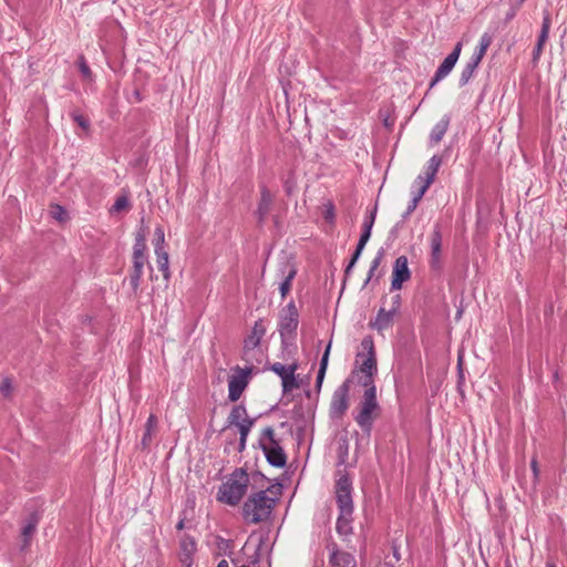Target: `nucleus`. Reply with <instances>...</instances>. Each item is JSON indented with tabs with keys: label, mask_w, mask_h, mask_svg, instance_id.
Masks as SVG:
<instances>
[{
	"label": "nucleus",
	"mask_w": 567,
	"mask_h": 567,
	"mask_svg": "<svg viewBox=\"0 0 567 567\" xmlns=\"http://www.w3.org/2000/svg\"><path fill=\"white\" fill-rule=\"evenodd\" d=\"M351 489L352 486L349 476L347 474L341 475L336 482V502L340 512L336 529L341 536L352 534L351 515L353 513V502Z\"/></svg>",
	"instance_id": "1"
},
{
	"label": "nucleus",
	"mask_w": 567,
	"mask_h": 567,
	"mask_svg": "<svg viewBox=\"0 0 567 567\" xmlns=\"http://www.w3.org/2000/svg\"><path fill=\"white\" fill-rule=\"evenodd\" d=\"M267 492H271V488L254 493L246 499L243 505V517L246 522L259 524L270 517L277 498L268 496Z\"/></svg>",
	"instance_id": "2"
},
{
	"label": "nucleus",
	"mask_w": 567,
	"mask_h": 567,
	"mask_svg": "<svg viewBox=\"0 0 567 567\" xmlns=\"http://www.w3.org/2000/svg\"><path fill=\"white\" fill-rule=\"evenodd\" d=\"M249 476L245 468H236L230 477L218 487L217 501L230 506L239 504L247 492Z\"/></svg>",
	"instance_id": "3"
},
{
	"label": "nucleus",
	"mask_w": 567,
	"mask_h": 567,
	"mask_svg": "<svg viewBox=\"0 0 567 567\" xmlns=\"http://www.w3.org/2000/svg\"><path fill=\"white\" fill-rule=\"evenodd\" d=\"M299 324V313L293 301L289 302L282 310L279 320V333L282 351L290 352L296 349L295 340Z\"/></svg>",
	"instance_id": "4"
},
{
	"label": "nucleus",
	"mask_w": 567,
	"mask_h": 567,
	"mask_svg": "<svg viewBox=\"0 0 567 567\" xmlns=\"http://www.w3.org/2000/svg\"><path fill=\"white\" fill-rule=\"evenodd\" d=\"M365 391L360 403V411L358 415L354 417L358 425L362 429V431L369 436L372 431L373 422L377 415H373L374 412L380 410L379 403L377 401V389L375 385L364 386Z\"/></svg>",
	"instance_id": "5"
},
{
	"label": "nucleus",
	"mask_w": 567,
	"mask_h": 567,
	"mask_svg": "<svg viewBox=\"0 0 567 567\" xmlns=\"http://www.w3.org/2000/svg\"><path fill=\"white\" fill-rule=\"evenodd\" d=\"M259 446L271 466L279 468L286 466L287 455L280 446L279 441L275 437V430L271 426H267L262 430Z\"/></svg>",
	"instance_id": "6"
},
{
	"label": "nucleus",
	"mask_w": 567,
	"mask_h": 567,
	"mask_svg": "<svg viewBox=\"0 0 567 567\" xmlns=\"http://www.w3.org/2000/svg\"><path fill=\"white\" fill-rule=\"evenodd\" d=\"M361 348L367 352V357L360 364V371L364 374L360 378L362 386L374 385L373 375L377 373V358L374 351V343L371 337H365L361 341Z\"/></svg>",
	"instance_id": "7"
},
{
	"label": "nucleus",
	"mask_w": 567,
	"mask_h": 567,
	"mask_svg": "<svg viewBox=\"0 0 567 567\" xmlns=\"http://www.w3.org/2000/svg\"><path fill=\"white\" fill-rule=\"evenodd\" d=\"M234 371L236 374H233L228 380V399L231 402L238 401L247 388L251 368L241 369L237 365Z\"/></svg>",
	"instance_id": "8"
},
{
	"label": "nucleus",
	"mask_w": 567,
	"mask_h": 567,
	"mask_svg": "<svg viewBox=\"0 0 567 567\" xmlns=\"http://www.w3.org/2000/svg\"><path fill=\"white\" fill-rule=\"evenodd\" d=\"M350 380H346L333 393L330 404V415L341 417L349 408Z\"/></svg>",
	"instance_id": "9"
},
{
	"label": "nucleus",
	"mask_w": 567,
	"mask_h": 567,
	"mask_svg": "<svg viewBox=\"0 0 567 567\" xmlns=\"http://www.w3.org/2000/svg\"><path fill=\"white\" fill-rule=\"evenodd\" d=\"M462 47V42H457L452 52L443 60L430 83V89L451 73L460 58Z\"/></svg>",
	"instance_id": "10"
},
{
	"label": "nucleus",
	"mask_w": 567,
	"mask_h": 567,
	"mask_svg": "<svg viewBox=\"0 0 567 567\" xmlns=\"http://www.w3.org/2000/svg\"><path fill=\"white\" fill-rule=\"evenodd\" d=\"M411 278L409 261L406 256H400L395 259L392 270L391 290H400L405 281Z\"/></svg>",
	"instance_id": "11"
},
{
	"label": "nucleus",
	"mask_w": 567,
	"mask_h": 567,
	"mask_svg": "<svg viewBox=\"0 0 567 567\" xmlns=\"http://www.w3.org/2000/svg\"><path fill=\"white\" fill-rule=\"evenodd\" d=\"M274 202V195L264 185L260 187V199L258 202L257 209L255 215L257 217V221L259 225H262L270 213L271 205Z\"/></svg>",
	"instance_id": "12"
},
{
	"label": "nucleus",
	"mask_w": 567,
	"mask_h": 567,
	"mask_svg": "<svg viewBox=\"0 0 567 567\" xmlns=\"http://www.w3.org/2000/svg\"><path fill=\"white\" fill-rule=\"evenodd\" d=\"M441 256H442V233L439 225L434 227L431 235V258L430 265L434 270L441 269Z\"/></svg>",
	"instance_id": "13"
},
{
	"label": "nucleus",
	"mask_w": 567,
	"mask_h": 567,
	"mask_svg": "<svg viewBox=\"0 0 567 567\" xmlns=\"http://www.w3.org/2000/svg\"><path fill=\"white\" fill-rule=\"evenodd\" d=\"M266 333V327L264 324L262 319H259L255 322V326L251 330V333L247 336V338L244 340V354L243 358L248 354V352L255 348H257L260 344V341L262 337Z\"/></svg>",
	"instance_id": "14"
},
{
	"label": "nucleus",
	"mask_w": 567,
	"mask_h": 567,
	"mask_svg": "<svg viewBox=\"0 0 567 567\" xmlns=\"http://www.w3.org/2000/svg\"><path fill=\"white\" fill-rule=\"evenodd\" d=\"M181 554L179 561L183 567H192L193 564V555L197 549L196 540L190 535H184L181 539Z\"/></svg>",
	"instance_id": "15"
},
{
	"label": "nucleus",
	"mask_w": 567,
	"mask_h": 567,
	"mask_svg": "<svg viewBox=\"0 0 567 567\" xmlns=\"http://www.w3.org/2000/svg\"><path fill=\"white\" fill-rule=\"evenodd\" d=\"M280 272H281V276L284 277V281L280 284L279 290H280L281 298L284 299V298H286V296L289 293V291L291 289V282L297 275V269H296L295 265H292L288 261H285L281 265Z\"/></svg>",
	"instance_id": "16"
},
{
	"label": "nucleus",
	"mask_w": 567,
	"mask_h": 567,
	"mask_svg": "<svg viewBox=\"0 0 567 567\" xmlns=\"http://www.w3.org/2000/svg\"><path fill=\"white\" fill-rule=\"evenodd\" d=\"M396 313H392L391 310H385L383 307L379 309L377 317L370 322V327L379 332L389 329L393 324V319Z\"/></svg>",
	"instance_id": "17"
},
{
	"label": "nucleus",
	"mask_w": 567,
	"mask_h": 567,
	"mask_svg": "<svg viewBox=\"0 0 567 567\" xmlns=\"http://www.w3.org/2000/svg\"><path fill=\"white\" fill-rule=\"evenodd\" d=\"M146 262V257L137 258L133 256V268L128 277L130 286L136 293L140 287L143 268Z\"/></svg>",
	"instance_id": "18"
},
{
	"label": "nucleus",
	"mask_w": 567,
	"mask_h": 567,
	"mask_svg": "<svg viewBox=\"0 0 567 567\" xmlns=\"http://www.w3.org/2000/svg\"><path fill=\"white\" fill-rule=\"evenodd\" d=\"M450 122H451V117L450 115H444L435 125L434 127L432 128L431 133H430V144L431 145H435V144H439L443 136L445 135V133L447 132L449 130V126H450Z\"/></svg>",
	"instance_id": "19"
},
{
	"label": "nucleus",
	"mask_w": 567,
	"mask_h": 567,
	"mask_svg": "<svg viewBox=\"0 0 567 567\" xmlns=\"http://www.w3.org/2000/svg\"><path fill=\"white\" fill-rule=\"evenodd\" d=\"M38 523H39V515L37 513H31L28 516L24 526L22 527V533H21L22 540H23L22 549L29 546L30 540H31L33 534L35 533Z\"/></svg>",
	"instance_id": "20"
},
{
	"label": "nucleus",
	"mask_w": 567,
	"mask_h": 567,
	"mask_svg": "<svg viewBox=\"0 0 567 567\" xmlns=\"http://www.w3.org/2000/svg\"><path fill=\"white\" fill-rule=\"evenodd\" d=\"M441 165H442V157L439 155H433L427 163V167L425 171V178H423L422 176H419L417 179L424 181L427 183V185H431L434 182L435 175Z\"/></svg>",
	"instance_id": "21"
},
{
	"label": "nucleus",
	"mask_w": 567,
	"mask_h": 567,
	"mask_svg": "<svg viewBox=\"0 0 567 567\" xmlns=\"http://www.w3.org/2000/svg\"><path fill=\"white\" fill-rule=\"evenodd\" d=\"M297 369H298V364L295 362L289 365L288 374L282 375L281 383H282L284 393H288V392L292 391L293 389L299 388V383L297 382L296 375H295Z\"/></svg>",
	"instance_id": "22"
},
{
	"label": "nucleus",
	"mask_w": 567,
	"mask_h": 567,
	"mask_svg": "<svg viewBox=\"0 0 567 567\" xmlns=\"http://www.w3.org/2000/svg\"><path fill=\"white\" fill-rule=\"evenodd\" d=\"M246 417H249L247 415L246 408L243 404H237V405L233 406V409L227 417V424H228V426H231V425L237 426Z\"/></svg>",
	"instance_id": "23"
},
{
	"label": "nucleus",
	"mask_w": 567,
	"mask_h": 567,
	"mask_svg": "<svg viewBox=\"0 0 567 567\" xmlns=\"http://www.w3.org/2000/svg\"><path fill=\"white\" fill-rule=\"evenodd\" d=\"M478 65H480V62L471 56L470 61L466 63V65L463 68L462 72L460 74V79H458L460 86H464L468 83V81L473 76V74Z\"/></svg>",
	"instance_id": "24"
},
{
	"label": "nucleus",
	"mask_w": 567,
	"mask_h": 567,
	"mask_svg": "<svg viewBox=\"0 0 567 567\" xmlns=\"http://www.w3.org/2000/svg\"><path fill=\"white\" fill-rule=\"evenodd\" d=\"M330 349H331V342L328 343V346L322 354V358L320 360V367H319V371H318V375H317V380H316V388L318 391H320L324 375H326Z\"/></svg>",
	"instance_id": "25"
},
{
	"label": "nucleus",
	"mask_w": 567,
	"mask_h": 567,
	"mask_svg": "<svg viewBox=\"0 0 567 567\" xmlns=\"http://www.w3.org/2000/svg\"><path fill=\"white\" fill-rule=\"evenodd\" d=\"M156 255V264L158 269L163 272V276L166 280H168L171 274H169V267H168V254L165 249H155Z\"/></svg>",
	"instance_id": "26"
},
{
	"label": "nucleus",
	"mask_w": 567,
	"mask_h": 567,
	"mask_svg": "<svg viewBox=\"0 0 567 567\" xmlns=\"http://www.w3.org/2000/svg\"><path fill=\"white\" fill-rule=\"evenodd\" d=\"M368 241L369 240L363 239L361 237L359 238V241L357 244L355 250H354V252H353V255H352V257H351V259H350V261H349V264H348V266H347V268L344 270V280H347V278L349 277L352 268L354 267V265L357 264L358 259L360 258V256H361V254H362V251H363V249H364V247H365Z\"/></svg>",
	"instance_id": "27"
},
{
	"label": "nucleus",
	"mask_w": 567,
	"mask_h": 567,
	"mask_svg": "<svg viewBox=\"0 0 567 567\" xmlns=\"http://www.w3.org/2000/svg\"><path fill=\"white\" fill-rule=\"evenodd\" d=\"M156 426H157V417L154 414H151L145 424V432H144V435H143L142 442H141L143 449H146L150 446L151 441H152V433Z\"/></svg>",
	"instance_id": "28"
},
{
	"label": "nucleus",
	"mask_w": 567,
	"mask_h": 567,
	"mask_svg": "<svg viewBox=\"0 0 567 567\" xmlns=\"http://www.w3.org/2000/svg\"><path fill=\"white\" fill-rule=\"evenodd\" d=\"M338 444H339L338 450H337L338 465H344L348 461L349 447H350L348 436L347 435L340 436Z\"/></svg>",
	"instance_id": "29"
},
{
	"label": "nucleus",
	"mask_w": 567,
	"mask_h": 567,
	"mask_svg": "<svg viewBox=\"0 0 567 567\" xmlns=\"http://www.w3.org/2000/svg\"><path fill=\"white\" fill-rule=\"evenodd\" d=\"M330 563L333 566L346 567V566L350 565L351 563L354 564V559L351 554L337 550V551H333L332 555L330 556Z\"/></svg>",
	"instance_id": "30"
},
{
	"label": "nucleus",
	"mask_w": 567,
	"mask_h": 567,
	"mask_svg": "<svg viewBox=\"0 0 567 567\" xmlns=\"http://www.w3.org/2000/svg\"><path fill=\"white\" fill-rule=\"evenodd\" d=\"M146 237H145V233L143 229H141L140 231H137L136 236H135V244H134V247H133V256L134 257H137V258H142V257H146L145 256V250H146Z\"/></svg>",
	"instance_id": "31"
},
{
	"label": "nucleus",
	"mask_w": 567,
	"mask_h": 567,
	"mask_svg": "<svg viewBox=\"0 0 567 567\" xmlns=\"http://www.w3.org/2000/svg\"><path fill=\"white\" fill-rule=\"evenodd\" d=\"M377 216V205L373 207V209L370 212L369 216L365 217L363 225H362V233L361 238L369 240L371 237V230L375 220Z\"/></svg>",
	"instance_id": "32"
},
{
	"label": "nucleus",
	"mask_w": 567,
	"mask_h": 567,
	"mask_svg": "<svg viewBox=\"0 0 567 567\" xmlns=\"http://www.w3.org/2000/svg\"><path fill=\"white\" fill-rule=\"evenodd\" d=\"M550 23H551L550 16H549V13H546L544 19H543L540 33L538 35V40H537V43H536V45H539L543 49H544L545 43L548 40V34H549V30H550Z\"/></svg>",
	"instance_id": "33"
},
{
	"label": "nucleus",
	"mask_w": 567,
	"mask_h": 567,
	"mask_svg": "<svg viewBox=\"0 0 567 567\" xmlns=\"http://www.w3.org/2000/svg\"><path fill=\"white\" fill-rule=\"evenodd\" d=\"M255 422H256V419H252V417H246V419H244V420L241 421V423H239V424L237 425V427H238V430H239V434H240L241 436H246V437H248V434H249V432H250L251 427L254 426Z\"/></svg>",
	"instance_id": "34"
},
{
	"label": "nucleus",
	"mask_w": 567,
	"mask_h": 567,
	"mask_svg": "<svg viewBox=\"0 0 567 567\" xmlns=\"http://www.w3.org/2000/svg\"><path fill=\"white\" fill-rule=\"evenodd\" d=\"M130 208V202L126 196H118L111 208V213H120Z\"/></svg>",
	"instance_id": "35"
},
{
	"label": "nucleus",
	"mask_w": 567,
	"mask_h": 567,
	"mask_svg": "<svg viewBox=\"0 0 567 567\" xmlns=\"http://www.w3.org/2000/svg\"><path fill=\"white\" fill-rule=\"evenodd\" d=\"M78 65H79V70L82 74V76L85 79V80H91L92 79V71L91 69L89 68L87 63H86V60L84 58V55H80L78 58Z\"/></svg>",
	"instance_id": "36"
},
{
	"label": "nucleus",
	"mask_w": 567,
	"mask_h": 567,
	"mask_svg": "<svg viewBox=\"0 0 567 567\" xmlns=\"http://www.w3.org/2000/svg\"><path fill=\"white\" fill-rule=\"evenodd\" d=\"M165 234L162 227H156L154 231V248L164 249Z\"/></svg>",
	"instance_id": "37"
},
{
	"label": "nucleus",
	"mask_w": 567,
	"mask_h": 567,
	"mask_svg": "<svg viewBox=\"0 0 567 567\" xmlns=\"http://www.w3.org/2000/svg\"><path fill=\"white\" fill-rule=\"evenodd\" d=\"M51 214H52V217L55 218L56 220H60V221L65 220L66 210L60 205L52 206Z\"/></svg>",
	"instance_id": "38"
},
{
	"label": "nucleus",
	"mask_w": 567,
	"mask_h": 567,
	"mask_svg": "<svg viewBox=\"0 0 567 567\" xmlns=\"http://www.w3.org/2000/svg\"><path fill=\"white\" fill-rule=\"evenodd\" d=\"M270 370L275 372L277 375H279L280 379L282 380V375L288 374L289 365L286 367L280 362H276L270 365Z\"/></svg>",
	"instance_id": "39"
},
{
	"label": "nucleus",
	"mask_w": 567,
	"mask_h": 567,
	"mask_svg": "<svg viewBox=\"0 0 567 567\" xmlns=\"http://www.w3.org/2000/svg\"><path fill=\"white\" fill-rule=\"evenodd\" d=\"M0 392L3 396L8 398L11 395L12 392V383L9 378L3 379L0 382Z\"/></svg>",
	"instance_id": "40"
},
{
	"label": "nucleus",
	"mask_w": 567,
	"mask_h": 567,
	"mask_svg": "<svg viewBox=\"0 0 567 567\" xmlns=\"http://www.w3.org/2000/svg\"><path fill=\"white\" fill-rule=\"evenodd\" d=\"M216 540H217V547L219 550L226 551V550L230 549L233 546V540L225 539L221 536H217Z\"/></svg>",
	"instance_id": "41"
},
{
	"label": "nucleus",
	"mask_w": 567,
	"mask_h": 567,
	"mask_svg": "<svg viewBox=\"0 0 567 567\" xmlns=\"http://www.w3.org/2000/svg\"><path fill=\"white\" fill-rule=\"evenodd\" d=\"M384 257V250L381 248L375 257L373 258V260L371 261V265L370 267L372 268V270H377L379 268V266L381 265L382 262V259Z\"/></svg>",
	"instance_id": "42"
},
{
	"label": "nucleus",
	"mask_w": 567,
	"mask_h": 567,
	"mask_svg": "<svg viewBox=\"0 0 567 567\" xmlns=\"http://www.w3.org/2000/svg\"><path fill=\"white\" fill-rule=\"evenodd\" d=\"M400 307H401V296L399 293H396L392 297L390 310L392 313H398V311L400 310Z\"/></svg>",
	"instance_id": "43"
},
{
	"label": "nucleus",
	"mask_w": 567,
	"mask_h": 567,
	"mask_svg": "<svg viewBox=\"0 0 567 567\" xmlns=\"http://www.w3.org/2000/svg\"><path fill=\"white\" fill-rule=\"evenodd\" d=\"M73 120L75 123H78L79 126H81L84 130H87L90 126L89 121L81 114H73Z\"/></svg>",
	"instance_id": "44"
},
{
	"label": "nucleus",
	"mask_w": 567,
	"mask_h": 567,
	"mask_svg": "<svg viewBox=\"0 0 567 567\" xmlns=\"http://www.w3.org/2000/svg\"><path fill=\"white\" fill-rule=\"evenodd\" d=\"M423 184L421 185L420 189L417 190L416 194H414L413 196V199H415L416 202L420 203V200L422 199V197L424 196L425 192L427 190V188L431 186V185H427L426 182L424 181H421Z\"/></svg>",
	"instance_id": "45"
},
{
	"label": "nucleus",
	"mask_w": 567,
	"mask_h": 567,
	"mask_svg": "<svg viewBox=\"0 0 567 567\" xmlns=\"http://www.w3.org/2000/svg\"><path fill=\"white\" fill-rule=\"evenodd\" d=\"M487 49L483 48L482 45H478L474 54L472 55L473 59L478 61L481 63L482 59L484 58Z\"/></svg>",
	"instance_id": "46"
},
{
	"label": "nucleus",
	"mask_w": 567,
	"mask_h": 567,
	"mask_svg": "<svg viewBox=\"0 0 567 567\" xmlns=\"http://www.w3.org/2000/svg\"><path fill=\"white\" fill-rule=\"evenodd\" d=\"M492 41H493L492 35L488 34V33H484L481 37L480 45H482L483 48L488 49V47L492 44Z\"/></svg>",
	"instance_id": "47"
},
{
	"label": "nucleus",
	"mask_w": 567,
	"mask_h": 567,
	"mask_svg": "<svg viewBox=\"0 0 567 567\" xmlns=\"http://www.w3.org/2000/svg\"><path fill=\"white\" fill-rule=\"evenodd\" d=\"M334 218V207L333 205L330 203L324 212V219L327 220H333Z\"/></svg>",
	"instance_id": "48"
},
{
	"label": "nucleus",
	"mask_w": 567,
	"mask_h": 567,
	"mask_svg": "<svg viewBox=\"0 0 567 567\" xmlns=\"http://www.w3.org/2000/svg\"><path fill=\"white\" fill-rule=\"evenodd\" d=\"M530 467H532L534 477L537 478L539 475V467H538L537 460L535 457L530 462Z\"/></svg>",
	"instance_id": "49"
},
{
	"label": "nucleus",
	"mask_w": 567,
	"mask_h": 567,
	"mask_svg": "<svg viewBox=\"0 0 567 567\" xmlns=\"http://www.w3.org/2000/svg\"><path fill=\"white\" fill-rule=\"evenodd\" d=\"M542 52H543V48H540L539 45H535L534 51H533V60L537 61L539 59V56L542 55Z\"/></svg>",
	"instance_id": "50"
},
{
	"label": "nucleus",
	"mask_w": 567,
	"mask_h": 567,
	"mask_svg": "<svg viewBox=\"0 0 567 567\" xmlns=\"http://www.w3.org/2000/svg\"><path fill=\"white\" fill-rule=\"evenodd\" d=\"M246 442H247V437L240 435V437H239V445H238V451L239 452H243L245 450Z\"/></svg>",
	"instance_id": "51"
},
{
	"label": "nucleus",
	"mask_w": 567,
	"mask_h": 567,
	"mask_svg": "<svg viewBox=\"0 0 567 567\" xmlns=\"http://www.w3.org/2000/svg\"><path fill=\"white\" fill-rule=\"evenodd\" d=\"M417 205H419V202H416L415 199L412 198V200L410 202L406 209L410 210L411 213H413L415 210V208L417 207Z\"/></svg>",
	"instance_id": "52"
},
{
	"label": "nucleus",
	"mask_w": 567,
	"mask_h": 567,
	"mask_svg": "<svg viewBox=\"0 0 567 567\" xmlns=\"http://www.w3.org/2000/svg\"><path fill=\"white\" fill-rule=\"evenodd\" d=\"M374 271L375 270H372V268L370 267L369 272H368V277H367V279L364 281V286H367L369 284V281L372 279V277L374 275Z\"/></svg>",
	"instance_id": "53"
},
{
	"label": "nucleus",
	"mask_w": 567,
	"mask_h": 567,
	"mask_svg": "<svg viewBox=\"0 0 567 567\" xmlns=\"http://www.w3.org/2000/svg\"><path fill=\"white\" fill-rule=\"evenodd\" d=\"M185 528V517H183L176 525L177 530H182Z\"/></svg>",
	"instance_id": "54"
},
{
	"label": "nucleus",
	"mask_w": 567,
	"mask_h": 567,
	"mask_svg": "<svg viewBox=\"0 0 567 567\" xmlns=\"http://www.w3.org/2000/svg\"><path fill=\"white\" fill-rule=\"evenodd\" d=\"M133 95H134L136 102H141L142 101V95H141L138 90H135L133 92Z\"/></svg>",
	"instance_id": "55"
},
{
	"label": "nucleus",
	"mask_w": 567,
	"mask_h": 567,
	"mask_svg": "<svg viewBox=\"0 0 567 567\" xmlns=\"http://www.w3.org/2000/svg\"><path fill=\"white\" fill-rule=\"evenodd\" d=\"M217 567H229V565H228L227 560L221 559V560L218 563Z\"/></svg>",
	"instance_id": "56"
},
{
	"label": "nucleus",
	"mask_w": 567,
	"mask_h": 567,
	"mask_svg": "<svg viewBox=\"0 0 567 567\" xmlns=\"http://www.w3.org/2000/svg\"><path fill=\"white\" fill-rule=\"evenodd\" d=\"M393 555H394V557L396 558V560H399V559H400V554H399V551H398L396 546H393Z\"/></svg>",
	"instance_id": "57"
},
{
	"label": "nucleus",
	"mask_w": 567,
	"mask_h": 567,
	"mask_svg": "<svg viewBox=\"0 0 567 567\" xmlns=\"http://www.w3.org/2000/svg\"><path fill=\"white\" fill-rule=\"evenodd\" d=\"M412 213L410 210H405L404 214L402 215V219L405 220Z\"/></svg>",
	"instance_id": "58"
},
{
	"label": "nucleus",
	"mask_w": 567,
	"mask_h": 567,
	"mask_svg": "<svg viewBox=\"0 0 567 567\" xmlns=\"http://www.w3.org/2000/svg\"><path fill=\"white\" fill-rule=\"evenodd\" d=\"M255 475L260 476L262 480H267V477H266L262 473H260V472H256V473L254 474V476H255Z\"/></svg>",
	"instance_id": "59"
},
{
	"label": "nucleus",
	"mask_w": 567,
	"mask_h": 567,
	"mask_svg": "<svg viewBox=\"0 0 567 567\" xmlns=\"http://www.w3.org/2000/svg\"><path fill=\"white\" fill-rule=\"evenodd\" d=\"M514 16H515V12L512 11L511 13L507 14V20L512 19Z\"/></svg>",
	"instance_id": "60"
},
{
	"label": "nucleus",
	"mask_w": 567,
	"mask_h": 567,
	"mask_svg": "<svg viewBox=\"0 0 567 567\" xmlns=\"http://www.w3.org/2000/svg\"><path fill=\"white\" fill-rule=\"evenodd\" d=\"M547 567H555L553 564L547 565Z\"/></svg>",
	"instance_id": "61"
},
{
	"label": "nucleus",
	"mask_w": 567,
	"mask_h": 567,
	"mask_svg": "<svg viewBox=\"0 0 567 567\" xmlns=\"http://www.w3.org/2000/svg\"><path fill=\"white\" fill-rule=\"evenodd\" d=\"M525 0H519V3H523Z\"/></svg>",
	"instance_id": "62"
}]
</instances>
